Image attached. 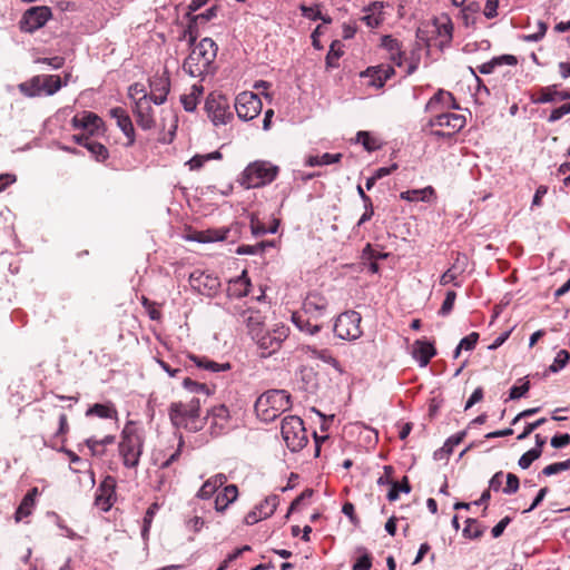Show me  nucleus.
<instances>
[{"instance_id": "1", "label": "nucleus", "mask_w": 570, "mask_h": 570, "mask_svg": "<svg viewBox=\"0 0 570 570\" xmlns=\"http://www.w3.org/2000/svg\"><path fill=\"white\" fill-rule=\"evenodd\" d=\"M183 385L187 390V394L183 400L170 404L169 419L176 428L197 432L205 425V417L202 416V404L210 395V390L206 384L195 382L189 377L184 380Z\"/></svg>"}, {"instance_id": "2", "label": "nucleus", "mask_w": 570, "mask_h": 570, "mask_svg": "<svg viewBox=\"0 0 570 570\" xmlns=\"http://www.w3.org/2000/svg\"><path fill=\"white\" fill-rule=\"evenodd\" d=\"M255 302L259 305L257 309V316L252 314V338L255 340L258 353L261 357H268L276 353L282 345V342L288 335V328L284 325L276 326L272 331H264L263 328H254L253 325H262L263 320L266 318V315L271 311V303L266 301V296L263 289H261V294L255 297ZM254 306L252 305V309Z\"/></svg>"}, {"instance_id": "3", "label": "nucleus", "mask_w": 570, "mask_h": 570, "mask_svg": "<svg viewBox=\"0 0 570 570\" xmlns=\"http://www.w3.org/2000/svg\"><path fill=\"white\" fill-rule=\"evenodd\" d=\"M190 52L183 62V69L191 77L204 78L215 71V59L217 56V45L210 38H203L195 43L197 36L191 31H187Z\"/></svg>"}, {"instance_id": "4", "label": "nucleus", "mask_w": 570, "mask_h": 570, "mask_svg": "<svg viewBox=\"0 0 570 570\" xmlns=\"http://www.w3.org/2000/svg\"><path fill=\"white\" fill-rule=\"evenodd\" d=\"M291 396L284 390H271L263 393L255 402V412L262 422L274 421L281 413L289 409Z\"/></svg>"}, {"instance_id": "5", "label": "nucleus", "mask_w": 570, "mask_h": 570, "mask_svg": "<svg viewBox=\"0 0 570 570\" xmlns=\"http://www.w3.org/2000/svg\"><path fill=\"white\" fill-rule=\"evenodd\" d=\"M144 448V438L136 423L129 421L125 424L119 443V453L126 468H137Z\"/></svg>"}, {"instance_id": "6", "label": "nucleus", "mask_w": 570, "mask_h": 570, "mask_svg": "<svg viewBox=\"0 0 570 570\" xmlns=\"http://www.w3.org/2000/svg\"><path fill=\"white\" fill-rule=\"evenodd\" d=\"M62 87V80L58 75H37L18 85L19 91L29 98L52 96Z\"/></svg>"}, {"instance_id": "7", "label": "nucleus", "mask_w": 570, "mask_h": 570, "mask_svg": "<svg viewBox=\"0 0 570 570\" xmlns=\"http://www.w3.org/2000/svg\"><path fill=\"white\" fill-rule=\"evenodd\" d=\"M282 439L291 452L301 451L308 442L303 420L297 415H287L281 423Z\"/></svg>"}, {"instance_id": "8", "label": "nucleus", "mask_w": 570, "mask_h": 570, "mask_svg": "<svg viewBox=\"0 0 570 570\" xmlns=\"http://www.w3.org/2000/svg\"><path fill=\"white\" fill-rule=\"evenodd\" d=\"M362 316L355 311L340 314L334 323V334L340 340L355 341L363 334L361 328Z\"/></svg>"}, {"instance_id": "9", "label": "nucleus", "mask_w": 570, "mask_h": 570, "mask_svg": "<svg viewBox=\"0 0 570 570\" xmlns=\"http://www.w3.org/2000/svg\"><path fill=\"white\" fill-rule=\"evenodd\" d=\"M279 168L267 160L252 163V188L271 184L278 175Z\"/></svg>"}, {"instance_id": "10", "label": "nucleus", "mask_w": 570, "mask_h": 570, "mask_svg": "<svg viewBox=\"0 0 570 570\" xmlns=\"http://www.w3.org/2000/svg\"><path fill=\"white\" fill-rule=\"evenodd\" d=\"M151 102H154L151 98H149L148 95H144L135 101L132 109L137 125L144 130H150L156 126Z\"/></svg>"}, {"instance_id": "11", "label": "nucleus", "mask_w": 570, "mask_h": 570, "mask_svg": "<svg viewBox=\"0 0 570 570\" xmlns=\"http://www.w3.org/2000/svg\"><path fill=\"white\" fill-rule=\"evenodd\" d=\"M51 17L48 7H33L27 10L20 20V29L24 32H33L43 27Z\"/></svg>"}, {"instance_id": "12", "label": "nucleus", "mask_w": 570, "mask_h": 570, "mask_svg": "<svg viewBox=\"0 0 570 570\" xmlns=\"http://www.w3.org/2000/svg\"><path fill=\"white\" fill-rule=\"evenodd\" d=\"M205 110L215 125L226 124L230 117L227 99L220 95L210 94L206 99Z\"/></svg>"}, {"instance_id": "13", "label": "nucleus", "mask_w": 570, "mask_h": 570, "mask_svg": "<svg viewBox=\"0 0 570 570\" xmlns=\"http://www.w3.org/2000/svg\"><path fill=\"white\" fill-rule=\"evenodd\" d=\"M116 479L111 475L104 478L96 491L95 504L101 511H108L116 500Z\"/></svg>"}, {"instance_id": "14", "label": "nucleus", "mask_w": 570, "mask_h": 570, "mask_svg": "<svg viewBox=\"0 0 570 570\" xmlns=\"http://www.w3.org/2000/svg\"><path fill=\"white\" fill-rule=\"evenodd\" d=\"M465 122L466 120L463 115L454 112H440L429 120L428 126L448 128L451 134L455 135L464 128Z\"/></svg>"}, {"instance_id": "15", "label": "nucleus", "mask_w": 570, "mask_h": 570, "mask_svg": "<svg viewBox=\"0 0 570 570\" xmlns=\"http://www.w3.org/2000/svg\"><path fill=\"white\" fill-rule=\"evenodd\" d=\"M150 95L154 104L161 105L166 101L167 95L170 90V78L167 70L161 75H156L150 79Z\"/></svg>"}, {"instance_id": "16", "label": "nucleus", "mask_w": 570, "mask_h": 570, "mask_svg": "<svg viewBox=\"0 0 570 570\" xmlns=\"http://www.w3.org/2000/svg\"><path fill=\"white\" fill-rule=\"evenodd\" d=\"M386 7H389V3L383 1L371 2L363 8L361 21L372 29L380 27L385 19L384 9Z\"/></svg>"}, {"instance_id": "17", "label": "nucleus", "mask_w": 570, "mask_h": 570, "mask_svg": "<svg viewBox=\"0 0 570 570\" xmlns=\"http://www.w3.org/2000/svg\"><path fill=\"white\" fill-rule=\"evenodd\" d=\"M570 99V90H559L558 85L542 87L535 96L531 97V101L537 105L563 101Z\"/></svg>"}, {"instance_id": "18", "label": "nucleus", "mask_w": 570, "mask_h": 570, "mask_svg": "<svg viewBox=\"0 0 570 570\" xmlns=\"http://www.w3.org/2000/svg\"><path fill=\"white\" fill-rule=\"evenodd\" d=\"M110 116L127 138L126 146H132L136 140L135 128L128 112L121 107L110 109Z\"/></svg>"}, {"instance_id": "19", "label": "nucleus", "mask_w": 570, "mask_h": 570, "mask_svg": "<svg viewBox=\"0 0 570 570\" xmlns=\"http://www.w3.org/2000/svg\"><path fill=\"white\" fill-rule=\"evenodd\" d=\"M249 292V278H247V271L243 269L242 274L228 282L227 295L230 301L239 302Z\"/></svg>"}, {"instance_id": "20", "label": "nucleus", "mask_w": 570, "mask_h": 570, "mask_svg": "<svg viewBox=\"0 0 570 570\" xmlns=\"http://www.w3.org/2000/svg\"><path fill=\"white\" fill-rule=\"evenodd\" d=\"M326 307H327L326 298L317 293L308 294L303 302L304 314H307L314 318H317V317L324 315Z\"/></svg>"}, {"instance_id": "21", "label": "nucleus", "mask_w": 570, "mask_h": 570, "mask_svg": "<svg viewBox=\"0 0 570 570\" xmlns=\"http://www.w3.org/2000/svg\"><path fill=\"white\" fill-rule=\"evenodd\" d=\"M440 108H459L451 92L440 89L425 105L426 112H434Z\"/></svg>"}, {"instance_id": "22", "label": "nucleus", "mask_w": 570, "mask_h": 570, "mask_svg": "<svg viewBox=\"0 0 570 570\" xmlns=\"http://www.w3.org/2000/svg\"><path fill=\"white\" fill-rule=\"evenodd\" d=\"M433 26L435 29L434 32L439 38V46L441 48L448 46L453 37V23L451 19L443 14L434 19Z\"/></svg>"}, {"instance_id": "23", "label": "nucleus", "mask_w": 570, "mask_h": 570, "mask_svg": "<svg viewBox=\"0 0 570 570\" xmlns=\"http://www.w3.org/2000/svg\"><path fill=\"white\" fill-rule=\"evenodd\" d=\"M394 72V68L391 66H377L368 68L365 76L370 77L368 85L379 89L385 85Z\"/></svg>"}, {"instance_id": "24", "label": "nucleus", "mask_w": 570, "mask_h": 570, "mask_svg": "<svg viewBox=\"0 0 570 570\" xmlns=\"http://www.w3.org/2000/svg\"><path fill=\"white\" fill-rule=\"evenodd\" d=\"M38 495H39V490L37 487L31 488L26 493V495L23 497L22 501L20 502V504L17 508V511L14 513L16 522H20L22 519L32 514V511L36 507V500H37Z\"/></svg>"}, {"instance_id": "25", "label": "nucleus", "mask_w": 570, "mask_h": 570, "mask_svg": "<svg viewBox=\"0 0 570 570\" xmlns=\"http://www.w3.org/2000/svg\"><path fill=\"white\" fill-rule=\"evenodd\" d=\"M436 354L433 344L425 341H416L412 347V356L421 367H425Z\"/></svg>"}, {"instance_id": "26", "label": "nucleus", "mask_w": 570, "mask_h": 570, "mask_svg": "<svg viewBox=\"0 0 570 570\" xmlns=\"http://www.w3.org/2000/svg\"><path fill=\"white\" fill-rule=\"evenodd\" d=\"M381 46L389 53V59L396 66L402 67L404 63V53L401 48V43L397 39L392 36H384L381 41Z\"/></svg>"}, {"instance_id": "27", "label": "nucleus", "mask_w": 570, "mask_h": 570, "mask_svg": "<svg viewBox=\"0 0 570 570\" xmlns=\"http://www.w3.org/2000/svg\"><path fill=\"white\" fill-rule=\"evenodd\" d=\"M278 505V497L269 495L252 511V523L271 517Z\"/></svg>"}, {"instance_id": "28", "label": "nucleus", "mask_w": 570, "mask_h": 570, "mask_svg": "<svg viewBox=\"0 0 570 570\" xmlns=\"http://www.w3.org/2000/svg\"><path fill=\"white\" fill-rule=\"evenodd\" d=\"M227 229L223 228H208L206 230H193L188 235V239L198 243H210L217 240H224L226 238Z\"/></svg>"}, {"instance_id": "29", "label": "nucleus", "mask_w": 570, "mask_h": 570, "mask_svg": "<svg viewBox=\"0 0 570 570\" xmlns=\"http://www.w3.org/2000/svg\"><path fill=\"white\" fill-rule=\"evenodd\" d=\"M72 125L92 135L102 125V120L94 112H83L81 116H75L72 118Z\"/></svg>"}, {"instance_id": "30", "label": "nucleus", "mask_w": 570, "mask_h": 570, "mask_svg": "<svg viewBox=\"0 0 570 570\" xmlns=\"http://www.w3.org/2000/svg\"><path fill=\"white\" fill-rule=\"evenodd\" d=\"M238 490L236 485H226L222 492L216 495L215 508L217 511H224L233 501L236 500Z\"/></svg>"}, {"instance_id": "31", "label": "nucleus", "mask_w": 570, "mask_h": 570, "mask_svg": "<svg viewBox=\"0 0 570 570\" xmlns=\"http://www.w3.org/2000/svg\"><path fill=\"white\" fill-rule=\"evenodd\" d=\"M227 481V478L224 474H217L210 479H208L199 489L198 497L202 499L210 498L222 485H224Z\"/></svg>"}, {"instance_id": "32", "label": "nucleus", "mask_w": 570, "mask_h": 570, "mask_svg": "<svg viewBox=\"0 0 570 570\" xmlns=\"http://www.w3.org/2000/svg\"><path fill=\"white\" fill-rule=\"evenodd\" d=\"M465 435H466L465 431H461V432H458V433L451 435L444 442L443 446L434 453V456L436 459H442L443 456L451 455L453 453L454 448L463 441Z\"/></svg>"}, {"instance_id": "33", "label": "nucleus", "mask_w": 570, "mask_h": 570, "mask_svg": "<svg viewBox=\"0 0 570 570\" xmlns=\"http://www.w3.org/2000/svg\"><path fill=\"white\" fill-rule=\"evenodd\" d=\"M204 88L202 85H193L189 94L181 96L180 101L186 111H194L199 101V97L203 95Z\"/></svg>"}, {"instance_id": "34", "label": "nucleus", "mask_w": 570, "mask_h": 570, "mask_svg": "<svg viewBox=\"0 0 570 570\" xmlns=\"http://www.w3.org/2000/svg\"><path fill=\"white\" fill-rule=\"evenodd\" d=\"M311 353H312L311 354L312 357L317 358V360L322 361L325 364H328L337 373H340V374L344 373V370L341 366L340 362L334 357L333 353L330 350H326V348H322V350L312 348Z\"/></svg>"}, {"instance_id": "35", "label": "nucleus", "mask_w": 570, "mask_h": 570, "mask_svg": "<svg viewBox=\"0 0 570 570\" xmlns=\"http://www.w3.org/2000/svg\"><path fill=\"white\" fill-rule=\"evenodd\" d=\"M304 312H294L291 316L293 324L301 331L306 332L311 335L320 332L321 327L317 324H311L307 318H305Z\"/></svg>"}, {"instance_id": "36", "label": "nucleus", "mask_w": 570, "mask_h": 570, "mask_svg": "<svg viewBox=\"0 0 570 570\" xmlns=\"http://www.w3.org/2000/svg\"><path fill=\"white\" fill-rule=\"evenodd\" d=\"M434 195V189L431 186L424 187L422 189H411L401 193V198L407 202H429L430 198Z\"/></svg>"}, {"instance_id": "37", "label": "nucleus", "mask_w": 570, "mask_h": 570, "mask_svg": "<svg viewBox=\"0 0 570 570\" xmlns=\"http://www.w3.org/2000/svg\"><path fill=\"white\" fill-rule=\"evenodd\" d=\"M86 415H96L101 419H115L117 417V410L111 403H96L87 410Z\"/></svg>"}, {"instance_id": "38", "label": "nucleus", "mask_w": 570, "mask_h": 570, "mask_svg": "<svg viewBox=\"0 0 570 570\" xmlns=\"http://www.w3.org/2000/svg\"><path fill=\"white\" fill-rule=\"evenodd\" d=\"M69 432L68 416L65 413L59 415V428L55 435L51 438L50 446L58 448L66 442V435Z\"/></svg>"}, {"instance_id": "39", "label": "nucleus", "mask_w": 570, "mask_h": 570, "mask_svg": "<svg viewBox=\"0 0 570 570\" xmlns=\"http://www.w3.org/2000/svg\"><path fill=\"white\" fill-rule=\"evenodd\" d=\"M189 358L200 368L208 370L212 372L226 371L230 368L229 363L219 364L215 361H212L207 357H200L196 355H190Z\"/></svg>"}, {"instance_id": "40", "label": "nucleus", "mask_w": 570, "mask_h": 570, "mask_svg": "<svg viewBox=\"0 0 570 570\" xmlns=\"http://www.w3.org/2000/svg\"><path fill=\"white\" fill-rule=\"evenodd\" d=\"M249 95L247 91H242L235 99V110L239 119L247 121L249 115Z\"/></svg>"}, {"instance_id": "41", "label": "nucleus", "mask_w": 570, "mask_h": 570, "mask_svg": "<svg viewBox=\"0 0 570 570\" xmlns=\"http://www.w3.org/2000/svg\"><path fill=\"white\" fill-rule=\"evenodd\" d=\"M341 158H342V154H340V153L338 154L325 153L321 156L308 157V159L306 160V165L311 166V167L325 166V165L338 163L341 160Z\"/></svg>"}, {"instance_id": "42", "label": "nucleus", "mask_w": 570, "mask_h": 570, "mask_svg": "<svg viewBox=\"0 0 570 570\" xmlns=\"http://www.w3.org/2000/svg\"><path fill=\"white\" fill-rule=\"evenodd\" d=\"M485 530V527L479 523L475 519H468L463 529V535L469 539L480 538Z\"/></svg>"}, {"instance_id": "43", "label": "nucleus", "mask_w": 570, "mask_h": 570, "mask_svg": "<svg viewBox=\"0 0 570 570\" xmlns=\"http://www.w3.org/2000/svg\"><path fill=\"white\" fill-rule=\"evenodd\" d=\"M478 340H479V334L476 332H472L469 335H466L465 337H463L454 350V354H453L454 358L459 357L462 350L472 351L475 347Z\"/></svg>"}, {"instance_id": "44", "label": "nucleus", "mask_w": 570, "mask_h": 570, "mask_svg": "<svg viewBox=\"0 0 570 570\" xmlns=\"http://www.w3.org/2000/svg\"><path fill=\"white\" fill-rule=\"evenodd\" d=\"M86 148L90 151V154L96 158L98 161H104L108 158L109 153L108 149L98 141H87Z\"/></svg>"}, {"instance_id": "45", "label": "nucleus", "mask_w": 570, "mask_h": 570, "mask_svg": "<svg viewBox=\"0 0 570 570\" xmlns=\"http://www.w3.org/2000/svg\"><path fill=\"white\" fill-rule=\"evenodd\" d=\"M569 360H570L569 352L566 351V350H560L557 353L552 364L549 366V372L558 373L559 371H561L567 365Z\"/></svg>"}, {"instance_id": "46", "label": "nucleus", "mask_w": 570, "mask_h": 570, "mask_svg": "<svg viewBox=\"0 0 570 570\" xmlns=\"http://www.w3.org/2000/svg\"><path fill=\"white\" fill-rule=\"evenodd\" d=\"M520 385H513L510 389L509 400H518L524 396L530 390V382L527 377L520 379Z\"/></svg>"}, {"instance_id": "47", "label": "nucleus", "mask_w": 570, "mask_h": 570, "mask_svg": "<svg viewBox=\"0 0 570 570\" xmlns=\"http://www.w3.org/2000/svg\"><path fill=\"white\" fill-rule=\"evenodd\" d=\"M362 554L354 562L352 570H370L372 567V557L365 548H360Z\"/></svg>"}, {"instance_id": "48", "label": "nucleus", "mask_w": 570, "mask_h": 570, "mask_svg": "<svg viewBox=\"0 0 570 570\" xmlns=\"http://www.w3.org/2000/svg\"><path fill=\"white\" fill-rule=\"evenodd\" d=\"M158 504L155 502V503H151L149 505V508L147 509L146 513H145V517H144V525H142V529H141V535L142 538H147L148 533H149V529L151 527V523H153V520H154V517H155V513L156 511L158 510Z\"/></svg>"}, {"instance_id": "49", "label": "nucleus", "mask_w": 570, "mask_h": 570, "mask_svg": "<svg viewBox=\"0 0 570 570\" xmlns=\"http://www.w3.org/2000/svg\"><path fill=\"white\" fill-rule=\"evenodd\" d=\"M356 141L362 144L367 151H373L379 148L376 139L371 137V135L367 131H358L356 136Z\"/></svg>"}, {"instance_id": "50", "label": "nucleus", "mask_w": 570, "mask_h": 570, "mask_svg": "<svg viewBox=\"0 0 570 570\" xmlns=\"http://www.w3.org/2000/svg\"><path fill=\"white\" fill-rule=\"evenodd\" d=\"M278 228V220L273 219L271 226L266 228L263 225L255 224L254 217L252 216V236H259L265 235L267 233L274 234L277 232Z\"/></svg>"}, {"instance_id": "51", "label": "nucleus", "mask_w": 570, "mask_h": 570, "mask_svg": "<svg viewBox=\"0 0 570 570\" xmlns=\"http://www.w3.org/2000/svg\"><path fill=\"white\" fill-rule=\"evenodd\" d=\"M569 469H570V458L568 460H566V461L556 462V463L547 465L542 470V473L546 476H551V475H554L557 473H560V472L569 470Z\"/></svg>"}, {"instance_id": "52", "label": "nucleus", "mask_w": 570, "mask_h": 570, "mask_svg": "<svg viewBox=\"0 0 570 570\" xmlns=\"http://www.w3.org/2000/svg\"><path fill=\"white\" fill-rule=\"evenodd\" d=\"M456 271L458 266L456 264H453L446 272L442 274V276L440 277V284L445 286L452 283L456 287L461 286V284L456 282L459 275Z\"/></svg>"}, {"instance_id": "53", "label": "nucleus", "mask_w": 570, "mask_h": 570, "mask_svg": "<svg viewBox=\"0 0 570 570\" xmlns=\"http://www.w3.org/2000/svg\"><path fill=\"white\" fill-rule=\"evenodd\" d=\"M541 455L538 453L537 450H529L525 453L521 455V458L518 461V464L521 469L525 470L530 468L533 461L539 459Z\"/></svg>"}, {"instance_id": "54", "label": "nucleus", "mask_w": 570, "mask_h": 570, "mask_svg": "<svg viewBox=\"0 0 570 570\" xmlns=\"http://www.w3.org/2000/svg\"><path fill=\"white\" fill-rule=\"evenodd\" d=\"M520 481L519 478L513 473L507 474V483L505 487L502 489L503 493L505 494H513L519 490Z\"/></svg>"}, {"instance_id": "55", "label": "nucleus", "mask_w": 570, "mask_h": 570, "mask_svg": "<svg viewBox=\"0 0 570 570\" xmlns=\"http://www.w3.org/2000/svg\"><path fill=\"white\" fill-rule=\"evenodd\" d=\"M455 298H456V294L455 292L453 291H449L445 295V298L442 303V306L439 311V314L445 316L448 315L452 308H453V305H454V302H455Z\"/></svg>"}, {"instance_id": "56", "label": "nucleus", "mask_w": 570, "mask_h": 570, "mask_svg": "<svg viewBox=\"0 0 570 570\" xmlns=\"http://www.w3.org/2000/svg\"><path fill=\"white\" fill-rule=\"evenodd\" d=\"M547 29H548V26H547L546 22L538 21V23H537V31L534 33L527 35L524 37V40L529 41V42H537V41L541 40L544 37V35L547 32Z\"/></svg>"}, {"instance_id": "57", "label": "nucleus", "mask_w": 570, "mask_h": 570, "mask_svg": "<svg viewBox=\"0 0 570 570\" xmlns=\"http://www.w3.org/2000/svg\"><path fill=\"white\" fill-rule=\"evenodd\" d=\"M570 114V104H563L558 108H554L548 117L549 122H556L566 115Z\"/></svg>"}, {"instance_id": "58", "label": "nucleus", "mask_w": 570, "mask_h": 570, "mask_svg": "<svg viewBox=\"0 0 570 570\" xmlns=\"http://www.w3.org/2000/svg\"><path fill=\"white\" fill-rule=\"evenodd\" d=\"M249 550V546H244L242 548L236 549L233 553L228 554L227 558L219 564L216 570H225L228 568L229 563L236 560L239 556H242L245 551Z\"/></svg>"}, {"instance_id": "59", "label": "nucleus", "mask_w": 570, "mask_h": 570, "mask_svg": "<svg viewBox=\"0 0 570 570\" xmlns=\"http://www.w3.org/2000/svg\"><path fill=\"white\" fill-rule=\"evenodd\" d=\"M197 273H193L190 275V282L193 283V286H200V284L203 283V278L206 279V282H204V285L206 286H209L210 288L214 287L216 285V279L215 278H210L209 276L205 275L204 273H199L198 275H196Z\"/></svg>"}, {"instance_id": "60", "label": "nucleus", "mask_w": 570, "mask_h": 570, "mask_svg": "<svg viewBox=\"0 0 570 570\" xmlns=\"http://www.w3.org/2000/svg\"><path fill=\"white\" fill-rule=\"evenodd\" d=\"M547 422V419L546 417H541L534 422H531V423H528L522 433H520L518 435V440H524L527 439L535 429H538L539 426H541L542 424H544Z\"/></svg>"}, {"instance_id": "61", "label": "nucleus", "mask_w": 570, "mask_h": 570, "mask_svg": "<svg viewBox=\"0 0 570 570\" xmlns=\"http://www.w3.org/2000/svg\"><path fill=\"white\" fill-rule=\"evenodd\" d=\"M184 445V441L180 439L179 440V443H178V448L171 453L169 454V456L167 459H165L160 464H159V468L160 469H167L169 468L174 462H176L179 456H180V453H181V448Z\"/></svg>"}, {"instance_id": "62", "label": "nucleus", "mask_w": 570, "mask_h": 570, "mask_svg": "<svg viewBox=\"0 0 570 570\" xmlns=\"http://www.w3.org/2000/svg\"><path fill=\"white\" fill-rule=\"evenodd\" d=\"M37 63H46L53 69H59L65 65V58L60 56H55L52 58H38L36 59Z\"/></svg>"}, {"instance_id": "63", "label": "nucleus", "mask_w": 570, "mask_h": 570, "mask_svg": "<svg viewBox=\"0 0 570 570\" xmlns=\"http://www.w3.org/2000/svg\"><path fill=\"white\" fill-rule=\"evenodd\" d=\"M498 4L499 0H487L483 13L488 19H492L498 16Z\"/></svg>"}, {"instance_id": "64", "label": "nucleus", "mask_w": 570, "mask_h": 570, "mask_svg": "<svg viewBox=\"0 0 570 570\" xmlns=\"http://www.w3.org/2000/svg\"><path fill=\"white\" fill-rule=\"evenodd\" d=\"M550 443H551V446L554 449L563 448L570 443V434L564 433V434H560V435H554L551 439Z\"/></svg>"}]
</instances>
